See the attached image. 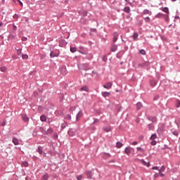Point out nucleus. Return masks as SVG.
I'll return each instance as SVG.
<instances>
[{"label":"nucleus","mask_w":180,"mask_h":180,"mask_svg":"<svg viewBox=\"0 0 180 180\" xmlns=\"http://www.w3.org/2000/svg\"><path fill=\"white\" fill-rule=\"evenodd\" d=\"M59 55H60V52H58V51L57 50H55V51H51L50 57H52V58L58 57Z\"/></svg>","instance_id":"nucleus-1"},{"label":"nucleus","mask_w":180,"mask_h":180,"mask_svg":"<svg viewBox=\"0 0 180 180\" xmlns=\"http://www.w3.org/2000/svg\"><path fill=\"white\" fill-rule=\"evenodd\" d=\"M133 150H134V149L130 146L127 147V148H125L124 153H125V154H127V155H130V154H131V151H133Z\"/></svg>","instance_id":"nucleus-2"},{"label":"nucleus","mask_w":180,"mask_h":180,"mask_svg":"<svg viewBox=\"0 0 180 180\" xmlns=\"http://www.w3.org/2000/svg\"><path fill=\"white\" fill-rule=\"evenodd\" d=\"M113 84L112 82H107L104 86L103 88H105V89H110L112 88Z\"/></svg>","instance_id":"nucleus-3"},{"label":"nucleus","mask_w":180,"mask_h":180,"mask_svg":"<svg viewBox=\"0 0 180 180\" xmlns=\"http://www.w3.org/2000/svg\"><path fill=\"white\" fill-rule=\"evenodd\" d=\"M150 85L152 88H154V86L157 85V81H155V79L150 80Z\"/></svg>","instance_id":"nucleus-4"},{"label":"nucleus","mask_w":180,"mask_h":180,"mask_svg":"<svg viewBox=\"0 0 180 180\" xmlns=\"http://www.w3.org/2000/svg\"><path fill=\"white\" fill-rule=\"evenodd\" d=\"M68 134L70 137H74V136H75V132L72 129H69Z\"/></svg>","instance_id":"nucleus-5"},{"label":"nucleus","mask_w":180,"mask_h":180,"mask_svg":"<svg viewBox=\"0 0 180 180\" xmlns=\"http://www.w3.org/2000/svg\"><path fill=\"white\" fill-rule=\"evenodd\" d=\"M102 96L104 98H108V96H110V93H109L108 91H104V92H102Z\"/></svg>","instance_id":"nucleus-6"},{"label":"nucleus","mask_w":180,"mask_h":180,"mask_svg":"<svg viewBox=\"0 0 180 180\" xmlns=\"http://www.w3.org/2000/svg\"><path fill=\"white\" fill-rule=\"evenodd\" d=\"M82 115L83 114L82 111L79 112L76 117L77 120H79L82 117Z\"/></svg>","instance_id":"nucleus-7"},{"label":"nucleus","mask_w":180,"mask_h":180,"mask_svg":"<svg viewBox=\"0 0 180 180\" xmlns=\"http://www.w3.org/2000/svg\"><path fill=\"white\" fill-rule=\"evenodd\" d=\"M141 162L143 164V165H146V167H150V162H146L144 160H140Z\"/></svg>","instance_id":"nucleus-8"},{"label":"nucleus","mask_w":180,"mask_h":180,"mask_svg":"<svg viewBox=\"0 0 180 180\" xmlns=\"http://www.w3.org/2000/svg\"><path fill=\"white\" fill-rule=\"evenodd\" d=\"M118 37H119V34H117V33L115 32V33L114 34V39H113V42H114V43H116V41H117Z\"/></svg>","instance_id":"nucleus-9"},{"label":"nucleus","mask_w":180,"mask_h":180,"mask_svg":"<svg viewBox=\"0 0 180 180\" xmlns=\"http://www.w3.org/2000/svg\"><path fill=\"white\" fill-rule=\"evenodd\" d=\"M13 143L15 146H19V141L16 138L13 139Z\"/></svg>","instance_id":"nucleus-10"},{"label":"nucleus","mask_w":180,"mask_h":180,"mask_svg":"<svg viewBox=\"0 0 180 180\" xmlns=\"http://www.w3.org/2000/svg\"><path fill=\"white\" fill-rule=\"evenodd\" d=\"M163 18L166 22H169V16L167 14H163Z\"/></svg>","instance_id":"nucleus-11"},{"label":"nucleus","mask_w":180,"mask_h":180,"mask_svg":"<svg viewBox=\"0 0 180 180\" xmlns=\"http://www.w3.org/2000/svg\"><path fill=\"white\" fill-rule=\"evenodd\" d=\"M162 12H165V13H167V15L169 13V10L167 7H165L162 8Z\"/></svg>","instance_id":"nucleus-12"},{"label":"nucleus","mask_w":180,"mask_h":180,"mask_svg":"<svg viewBox=\"0 0 180 180\" xmlns=\"http://www.w3.org/2000/svg\"><path fill=\"white\" fill-rule=\"evenodd\" d=\"M141 108H143V104L141 103H138L136 104L137 110H140Z\"/></svg>","instance_id":"nucleus-13"},{"label":"nucleus","mask_w":180,"mask_h":180,"mask_svg":"<svg viewBox=\"0 0 180 180\" xmlns=\"http://www.w3.org/2000/svg\"><path fill=\"white\" fill-rule=\"evenodd\" d=\"M116 147L117 148H122V147H123V143L121 142H117Z\"/></svg>","instance_id":"nucleus-14"},{"label":"nucleus","mask_w":180,"mask_h":180,"mask_svg":"<svg viewBox=\"0 0 180 180\" xmlns=\"http://www.w3.org/2000/svg\"><path fill=\"white\" fill-rule=\"evenodd\" d=\"M80 91H85V92H88V91H89V89H88V86H84L80 89Z\"/></svg>","instance_id":"nucleus-15"},{"label":"nucleus","mask_w":180,"mask_h":180,"mask_svg":"<svg viewBox=\"0 0 180 180\" xmlns=\"http://www.w3.org/2000/svg\"><path fill=\"white\" fill-rule=\"evenodd\" d=\"M137 151H139L140 153H142V154H144L145 150L141 147H137L136 148Z\"/></svg>","instance_id":"nucleus-16"},{"label":"nucleus","mask_w":180,"mask_h":180,"mask_svg":"<svg viewBox=\"0 0 180 180\" xmlns=\"http://www.w3.org/2000/svg\"><path fill=\"white\" fill-rule=\"evenodd\" d=\"M164 17V14L159 13L155 15V18H157L158 19H160L161 18Z\"/></svg>","instance_id":"nucleus-17"},{"label":"nucleus","mask_w":180,"mask_h":180,"mask_svg":"<svg viewBox=\"0 0 180 180\" xmlns=\"http://www.w3.org/2000/svg\"><path fill=\"white\" fill-rule=\"evenodd\" d=\"M86 175H87L88 178H92V172H89V171L86 172Z\"/></svg>","instance_id":"nucleus-18"},{"label":"nucleus","mask_w":180,"mask_h":180,"mask_svg":"<svg viewBox=\"0 0 180 180\" xmlns=\"http://www.w3.org/2000/svg\"><path fill=\"white\" fill-rule=\"evenodd\" d=\"M143 15H151V11H148V9H146L143 11Z\"/></svg>","instance_id":"nucleus-19"},{"label":"nucleus","mask_w":180,"mask_h":180,"mask_svg":"<svg viewBox=\"0 0 180 180\" xmlns=\"http://www.w3.org/2000/svg\"><path fill=\"white\" fill-rule=\"evenodd\" d=\"M40 120L41 122H46L47 120V118L45 117V115H41L40 117Z\"/></svg>","instance_id":"nucleus-20"},{"label":"nucleus","mask_w":180,"mask_h":180,"mask_svg":"<svg viewBox=\"0 0 180 180\" xmlns=\"http://www.w3.org/2000/svg\"><path fill=\"white\" fill-rule=\"evenodd\" d=\"M150 140H152V141L155 140V139H157V134H152V136H150Z\"/></svg>","instance_id":"nucleus-21"},{"label":"nucleus","mask_w":180,"mask_h":180,"mask_svg":"<svg viewBox=\"0 0 180 180\" xmlns=\"http://www.w3.org/2000/svg\"><path fill=\"white\" fill-rule=\"evenodd\" d=\"M6 67L5 66L0 68V70L1 71V72H6Z\"/></svg>","instance_id":"nucleus-22"},{"label":"nucleus","mask_w":180,"mask_h":180,"mask_svg":"<svg viewBox=\"0 0 180 180\" xmlns=\"http://www.w3.org/2000/svg\"><path fill=\"white\" fill-rule=\"evenodd\" d=\"M117 50V46L113 45L111 48V51H116Z\"/></svg>","instance_id":"nucleus-23"},{"label":"nucleus","mask_w":180,"mask_h":180,"mask_svg":"<svg viewBox=\"0 0 180 180\" xmlns=\"http://www.w3.org/2000/svg\"><path fill=\"white\" fill-rule=\"evenodd\" d=\"M15 50L17 51L18 56H22V49H18L15 48Z\"/></svg>","instance_id":"nucleus-24"},{"label":"nucleus","mask_w":180,"mask_h":180,"mask_svg":"<svg viewBox=\"0 0 180 180\" xmlns=\"http://www.w3.org/2000/svg\"><path fill=\"white\" fill-rule=\"evenodd\" d=\"M47 179H49V174H44L41 178V180H47Z\"/></svg>","instance_id":"nucleus-25"},{"label":"nucleus","mask_w":180,"mask_h":180,"mask_svg":"<svg viewBox=\"0 0 180 180\" xmlns=\"http://www.w3.org/2000/svg\"><path fill=\"white\" fill-rule=\"evenodd\" d=\"M22 58L23 60H27L29 58V56H27V54H23L22 55Z\"/></svg>","instance_id":"nucleus-26"},{"label":"nucleus","mask_w":180,"mask_h":180,"mask_svg":"<svg viewBox=\"0 0 180 180\" xmlns=\"http://www.w3.org/2000/svg\"><path fill=\"white\" fill-rule=\"evenodd\" d=\"M124 12L127 13H130V8L129 7H125L124 8Z\"/></svg>","instance_id":"nucleus-27"},{"label":"nucleus","mask_w":180,"mask_h":180,"mask_svg":"<svg viewBox=\"0 0 180 180\" xmlns=\"http://www.w3.org/2000/svg\"><path fill=\"white\" fill-rule=\"evenodd\" d=\"M22 119H23L24 122L29 121V117H27L26 115H22Z\"/></svg>","instance_id":"nucleus-28"},{"label":"nucleus","mask_w":180,"mask_h":180,"mask_svg":"<svg viewBox=\"0 0 180 180\" xmlns=\"http://www.w3.org/2000/svg\"><path fill=\"white\" fill-rule=\"evenodd\" d=\"M47 134H51L53 133V129L51 128L48 129L47 131H46Z\"/></svg>","instance_id":"nucleus-29"},{"label":"nucleus","mask_w":180,"mask_h":180,"mask_svg":"<svg viewBox=\"0 0 180 180\" xmlns=\"http://www.w3.org/2000/svg\"><path fill=\"white\" fill-rule=\"evenodd\" d=\"M71 53H75L77 51V49L75 47H70Z\"/></svg>","instance_id":"nucleus-30"},{"label":"nucleus","mask_w":180,"mask_h":180,"mask_svg":"<svg viewBox=\"0 0 180 180\" xmlns=\"http://www.w3.org/2000/svg\"><path fill=\"white\" fill-rule=\"evenodd\" d=\"M165 171V167L162 166L160 169H159V172H164Z\"/></svg>","instance_id":"nucleus-31"},{"label":"nucleus","mask_w":180,"mask_h":180,"mask_svg":"<svg viewBox=\"0 0 180 180\" xmlns=\"http://www.w3.org/2000/svg\"><path fill=\"white\" fill-rule=\"evenodd\" d=\"M104 130H105V131L108 133V131H110L112 130V129L110 127H105Z\"/></svg>","instance_id":"nucleus-32"},{"label":"nucleus","mask_w":180,"mask_h":180,"mask_svg":"<svg viewBox=\"0 0 180 180\" xmlns=\"http://www.w3.org/2000/svg\"><path fill=\"white\" fill-rule=\"evenodd\" d=\"M38 153L39 154H43V148H41V147L38 148Z\"/></svg>","instance_id":"nucleus-33"},{"label":"nucleus","mask_w":180,"mask_h":180,"mask_svg":"<svg viewBox=\"0 0 180 180\" xmlns=\"http://www.w3.org/2000/svg\"><path fill=\"white\" fill-rule=\"evenodd\" d=\"M140 54H142V56H146V50L141 49L140 51Z\"/></svg>","instance_id":"nucleus-34"},{"label":"nucleus","mask_w":180,"mask_h":180,"mask_svg":"<svg viewBox=\"0 0 180 180\" xmlns=\"http://www.w3.org/2000/svg\"><path fill=\"white\" fill-rule=\"evenodd\" d=\"M22 165L23 167H28L29 163H28L27 162H22Z\"/></svg>","instance_id":"nucleus-35"},{"label":"nucleus","mask_w":180,"mask_h":180,"mask_svg":"<svg viewBox=\"0 0 180 180\" xmlns=\"http://www.w3.org/2000/svg\"><path fill=\"white\" fill-rule=\"evenodd\" d=\"M133 37H134V39L136 40L137 39V37H139V34H137V32H135L134 34Z\"/></svg>","instance_id":"nucleus-36"},{"label":"nucleus","mask_w":180,"mask_h":180,"mask_svg":"<svg viewBox=\"0 0 180 180\" xmlns=\"http://www.w3.org/2000/svg\"><path fill=\"white\" fill-rule=\"evenodd\" d=\"M144 20L146 23H150V17H146L144 18Z\"/></svg>","instance_id":"nucleus-37"},{"label":"nucleus","mask_w":180,"mask_h":180,"mask_svg":"<svg viewBox=\"0 0 180 180\" xmlns=\"http://www.w3.org/2000/svg\"><path fill=\"white\" fill-rule=\"evenodd\" d=\"M138 144H139V142H137V141H134L131 143L132 146H137Z\"/></svg>","instance_id":"nucleus-38"},{"label":"nucleus","mask_w":180,"mask_h":180,"mask_svg":"<svg viewBox=\"0 0 180 180\" xmlns=\"http://www.w3.org/2000/svg\"><path fill=\"white\" fill-rule=\"evenodd\" d=\"M150 144H151L152 146H155V144H157V141H152Z\"/></svg>","instance_id":"nucleus-39"},{"label":"nucleus","mask_w":180,"mask_h":180,"mask_svg":"<svg viewBox=\"0 0 180 180\" xmlns=\"http://www.w3.org/2000/svg\"><path fill=\"white\" fill-rule=\"evenodd\" d=\"M173 134H174V136H178V134H179V133H178V131H173Z\"/></svg>","instance_id":"nucleus-40"},{"label":"nucleus","mask_w":180,"mask_h":180,"mask_svg":"<svg viewBox=\"0 0 180 180\" xmlns=\"http://www.w3.org/2000/svg\"><path fill=\"white\" fill-rule=\"evenodd\" d=\"M148 129H149V130H153V125L149 124L148 125Z\"/></svg>","instance_id":"nucleus-41"},{"label":"nucleus","mask_w":180,"mask_h":180,"mask_svg":"<svg viewBox=\"0 0 180 180\" xmlns=\"http://www.w3.org/2000/svg\"><path fill=\"white\" fill-rule=\"evenodd\" d=\"M77 180H82V175H79L77 176Z\"/></svg>","instance_id":"nucleus-42"},{"label":"nucleus","mask_w":180,"mask_h":180,"mask_svg":"<svg viewBox=\"0 0 180 180\" xmlns=\"http://www.w3.org/2000/svg\"><path fill=\"white\" fill-rule=\"evenodd\" d=\"M88 15V12L83 11V16H86Z\"/></svg>","instance_id":"nucleus-43"},{"label":"nucleus","mask_w":180,"mask_h":180,"mask_svg":"<svg viewBox=\"0 0 180 180\" xmlns=\"http://www.w3.org/2000/svg\"><path fill=\"white\" fill-rule=\"evenodd\" d=\"M40 130H41V131H42V133H44V134H46V131H44V128H40Z\"/></svg>","instance_id":"nucleus-44"},{"label":"nucleus","mask_w":180,"mask_h":180,"mask_svg":"<svg viewBox=\"0 0 180 180\" xmlns=\"http://www.w3.org/2000/svg\"><path fill=\"white\" fill-rule=\"evenodd\" d=\"M159 175H160V174H158V173L155 174L154 178H158L159 176Z\"/></svg>","instance_id":"nucleus-45"},{"label":"nucleus","mask_w":180,"mask_h":180,"mask_svg":"<svg viewBox=\"0 0 180 180\" xmlns=\"http://www.w3.org/2000/svg\"><path fill=\"white\" fill-rule=\"evenodd\" d=\"M152 169H159V167L155 166V167H152Z\"/></svg>","instance_id":"nucleus-46"},{"label":"nucleus","mask_w":180,"mask_h":180,"mask_svg":"<svg viewBox=\"0 0 180 180\" xmlns=\"http://www.w3.org/2000/svg\"><path fill=\"white\" fill-rule=\"evenodd\" d=\"M13 18H14V19H18V18H19V16H18V15L15 14L13 15Z\"/></svg>","instance_id":"nucleus-47"},{"label":"nucleus","mask_w":180,"mask_h":180,"mask_svg":"<svg viewBox=\"0 0 180 180\" xmlns=\"http://www.w3.org/2000/svg\"><path fill=\"white\" fill-rule=\"evenodd\" d=\"M159 175H160V176H164V174L162 172H159Z\"/></svg>","instance_id":"nucleus-48"},{"label":"nucleus","mask_w":180,"mask_h":180,"mask_svg":"<svg viewBox=\"0 0 180 180\" xmlns=\"http://www.w3.org/2000/svg\"><path fill=\"white\" fill-rule=\"evenodd\" d=\"M18 2L20 4V5H21V6H23V3H22V1H20V0H19Z\"/></svg>","instance_id":"nucleus-49"},{"label":"nucleus","mask_w":180,"mask_h":180,"mask_svg":"<svg viewBox=\"0 0 180 180\" xmlns=\"http://www.w3.org/2000/svg\"><path fill=\"white\" fill-rule=\"evenodd\" d=\"M67 119H68L70 120L71 119V116L70 115H67Z\"/></svg>","instance_id":"nucleus-50"},{"label":"nucleus","mask_w":180,"mask_h":180,"mask_svg":"<svg viewBox=\"0 0 180 180\" xmlns=\"http://www.w3.org/2000/svg\"><path fill=\"white\" fill-rule=\"evenodd\" d=\"M16 29H17L16 25H13V30H16Z\"/></svg>","instance_id":"nucleus-51"},{"label":"nucleus","mask_w":180,"mask_h":180,"mask_svg":"<svg viewBox=\"0 0 180 180\" xmlns=\"http://www.w3.org/2000/svg\"><path fill=\"white\" fill-rule=\"evenodd\" d=\"M172 2H176V0H172Z\"/></svg>","instance_id":"nucleus-52"},{"label":"nucleus","mask_w":180,"mask_h":180,"mask_svg":"<svg viewBox=\"0 0 180 180\" xmlns=\"http://www.w3.org/2000/svg\"><path fill=\"white\" fill-rule=\"evenodd\" d=\"M0 26H2V22H0Z\"/></svg>","instance_id":"nucleus-53"},{"label":"nucleus","mask_w":180,"mask_h":180,"mask_svg":"<svg viewBox=\"0 0 180 180\" xmlns=\"http://www.w3.org/2000/svg\"><path fill=\"white\" fill-rule=\"evenodd\" d=\"M108 157H110V154H108Z\"/></svg>","instance_id":"nucleus-54"},{"label":"nucleus","mask_w":180,"mask_h":180,"mask_svg":"<svg viewBox=\"0 0 180 180\" xmlns=\"http://www.w3.org/2000/svg\"><path fill=\"white\" fill-rule=\"evenodd\" d=\"M13 2H16V0H13Z\"/></svg>","instance_id":"nucleus-55"},{"label":"nucleus","mask_w":180,"mask_h":180,"mask_svg":"<svg viewBox=\"0 0 180 180\" xmlns=\"http://www.w3.org/2000/svg\"><path fill=\"white\" fill-rule=\"evenodd\" d=\"M2 2H3V3L5 2V0H2Z\"/></svg>","instance_id":"nucleus-56"}]
</instances>
